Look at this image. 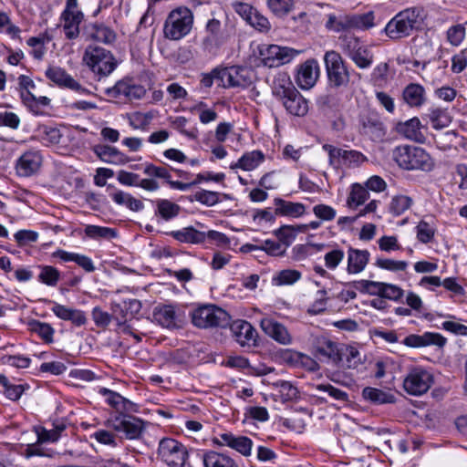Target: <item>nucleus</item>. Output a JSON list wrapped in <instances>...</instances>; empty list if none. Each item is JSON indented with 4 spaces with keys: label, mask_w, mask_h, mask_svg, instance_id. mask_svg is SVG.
Returning <instances> with one entry per match:
<instances>
[{
    "label": "nucleus",
    "mask_w": 467,
    "mask_h": 467,
    "mask_svg": "<svg viewBox=\"0 0 467 467\" xmlns=\"http://www.w3.org/2000/svg\"><path fill=\"white\" fill-rule=\"evenodd\" d=\"M424 9L420 6L407 7L397 13L385 26L382 32L392 41L409 37L421 28L425 20Z\"/></svg>",
    "instance_id": "nucleus-1"
},
{
    "label": "nucleus",
    "mask_w": 467,
    "mask_h": 467,
    "mask_svg": "<svg viewBox=\"0 0 467 467\" xmlns=\"http://www.w3.org/2000/svg\"><path fill=\"white\" fill-rule=\"evenodd\" d=\"M392 158L402 169L430 171L434 168V160L423 148L415 145H400L392 151Z\"/></svg>",
    "instance_id": "nucleus-2"
},
{
    "label": "nucleus",
    "mask_w": 467,
    "mask_h": 467,
    "mask_svg": "<svg viewBox=\"0 0 467 467\" xmlns=\"http://www.w3.org/2000/svg\"><path fill=\"white\" fill-rule=\"evenodd\" d=\"M193 26V14L186 6L172 9L163 24V36L169 40L178 41L190 34Z\"/></svg>",
    "instance_id": "nucleus-3"
},
{
    "label": "nucleus",
    "mask_w": 467,
    "mask_h": 467,
    "mask_svg": "<svg viewBox=\"0 0 467 467\" xmlns=\"http://www.w3.org/2000/svg\"><path fill=\"white\" fill-rule=\"evenodd\" d=\"M340 50L360 69L370 67L374 62L372 50L352 33H346L338 37Z\"/></svg>",
    "instance_id": "nucleus-4"
},
{
    "label": "nucleus",
    "mask_w": 467,
    "mask_h": 467,
    "mask_svg": "<svg viewBox=\"0 0 467 467\" xmlns=\"http://www.w3.org/2000/svg\"><path fill=\"white\" fill-rule=\"evenodd\" d=\"M143 172L148 176L157 177L158 179L164 180L168 185L174 190L179 191H188L192 186L197 185L202 182H221L223 181L225 175L224 173H213V171H204L202 173H198L195 176V179L191 182H182L179 181H171V175L168 169L163 166H157L152 163H146L144 165Z\"/></svg>",
    "instance_id": "nucleus-5"
},
{
    "label": "nucleus",
    "mask_w": 467,
    "mask_h": 467,
    "mask_svg": "<svg viewBox=\"0 0 467 467\" xmlns=\"http://www.w3.org/2000/svg\"><path fill=\"white\" fill-rule=\"evenodd\" d=\"M82 61L99 79L108 77L117 67V61L111 52L95 45L86 47Z\"/></svg>",
    "instance_id": "nucleus-6"
},
{
    "label": "nucleus",
    "mask_w": 467,
    "mask_h": 467,
    "mask_svg": "<svg viewBox=\"0 0 467 467\" xmlns=\"http://www.w3.org/2000/svg\"><path fill=\"white\" fill-rule=\"evenodd\" d=\"M230 319L225 310L213 305L200 306L192 313V324L200 328L226 327Z\"/></svg>",
    "instance_id": "nucleus-7"
},
{
    "label": "nucleus",
    "mask_w": 467,
    "mask_h": 467,
    "mask_svg": "<svg viewBox=\"0 0 467 467\" xmlns=\"http://www.w3.org/2000/svg\"><path fill=\"white\" fill-rule=\"evenodd\" d=\"M324 63L329 84L334 88L347 86L350 79L348 66L341 55L335 51H327Z\"/></svg>",
    "instance_id": "nucleus-8"
},
{
    "label": "nucleus",
    "mask_w": 467,
    "mask_h": 467,
    "mask_svg": "<svg viewBox=\"0 0 467 467\" xmlns=\"http://www.w3.org/2000/svg\"><path fill=\"white\" fill-rule=\"evenodd\" d=\"M323 150L328 155V162L336 169L355 168L368 161L367 157L356 150H347L324 144Z\"/></svg>",
    "instance_id": "nucleus-9"
},
{
    "label": "nucleus",
    "mask_w": 467,
    "mask_h": 467,
    "mask_svg": "<svg viewBox=\"0 0 467 467\" xmlns=\"http://www.w3.org/2000/svg\"><path fill=\"white\" fill-rule=\"evenodd\" d=\"M59 21L67 39L73 40L78 37L80 25L84 21V14L78 8V0H66Z\"/></svg>",
    "instance_id": "nucleus-10"
},
{
    "label": "nucleus",
    "mask_w": 467,
    "mask_h": 467,
    "mask_svg": "<svg viewBox=\"0 0 467 467\" xmlns=\"http://www.w3.org/2000/svg\"><path fill=\"white\" fill-rule=\"evenodd\" d=\"M158 455L169 467H183L188 458L186 447L171 438H163L159 442Z\"/></svg>",
    "instance_id": "nucleus-11"
},
{
    "label": "nucleus",
    "mask_w": 467,
    "mask_h": 467,
    "mask_svg": "<svg viewBox=\"0 0 467 467\" xmlns=\"http://www.w3.org/2000/svg\"><path fill=\"white\" fill-rule=\"evenodd\" d=\"M299 54V50L278 45H263L259 47L260 59L268 67H276L289 63Z\"/></svg>",
    "instance_id": "nucleus-12"
},
{
    "label": "nucleus",
    "mask_w": 467,
    "mask_h": 467,
    "mask_svg": "<svg viewBox=\"0 0 467 467\" xmlns=\"http://www.w3.org/2000/svg\"><path fill=\"white\" fill-rule=\"evenodd\" d=\"M432 384V374L422 367L410 368L403 380L404 390L412 396H420L426 393Z\"/></svg>",
    "instance_id": "nucleus-13"
},
{
    "label": "nucleus",
    "mask_w": 467,
    "mask_h": 467,
    "mask_svg": "<svg viewBox=\"0 0 467 467\" xmlns=\"http://www.w3.org/2000/svg\"><path fill=\"white\" fill-rule=\"evenodd\" d=\"M108 425L129 440L139 439L145 430L142 420L126 414L111 416L108 420Z\"/></svg>",
    "instance_id": "nucleus-14"
},
{
    "label": "nucleus",
    "mask_w": 467,
    "mask_h": 467,
    "mask_svg": "<svg viewBox=\"0 0 467 467\" xmlns=\"http://www.w3.org/2000/svg\"><path fill=\"white\" fill-rule=\"evenodd\" d=\"M219 86L223 88H246L252 83V71L247 67H232L220 69Z\"/></svg>",
    "instance_id": "nucleus-15"
},
{
    "label": "nucleus",
    "mask_w": 467,
    "mask_h": 467,
    "mask_svg": "<svg viewBox=\"0 0 467 467\" xmlns=\"http://www.w3.org/2000/svg\"><path fill=\"white\" fill-rule=\"evenodd\" d=\"M44 157L39 150L30 149L16 160L15 169L19 177H30L39 172Z\"/></svg>",
    "instance_id": "nucleus-16"
},
{
    "label": "nucleus",
    "mask_w": 467,
    "mask_h": 467,
    "mask_svg": "<svg viewBox=\"0 0 467 467\" xmlns=\"http://www.w3.org/2000/svg\"><path fill=\"white\" fill-rule=\"evenodd\" d=\"M214 443L219 446H226L237 451L244 457L252 454L253 441L243 435H236L230 431L217 434L213 439Z\"/></svg>",
    "instance_id": "nucleus-17"
},
{
    "label": "nucleus",
    "mask_w": 467,
    "mask_h": 467,
    "mask_svg": "<svg viewBox=\"0 0 467 467\" xmlns=\"http://www.w3.org/2000/svg\"><path fill=\"white\" fill-rule=\"evenodd\" d=\"M260 327L267 337L281 345L293 343V337L287 327L269 316L264 317L260 320Z\"/></svg>",
    "instance_id": "nucleus-18"
},
{
    "label": "nucleus",
    "mask_w": 467,
    "mask_h": 467,
    "mask_svg": "<svg viewBox=\"0 0 467 467\" xmlns=\"http://www.w3.org/2000/svg\"><path fill=\"white\" fill-rule=\"evenodd\" d=\"M315 352L324 361L337 366L342 360L338 345L325 336L316 337L314 343Z\"/></svg>",
    "instance_id": "nucleus-19"
},
{
    "label": "nucleus",
    "mask_w": 467,
    "mask_h": 467,
    "mask_svg": "<svg viewBox=\"0 0 467 467\" xmlns=\"http://www.w3.org/2000/svg\"><path fill=\"white\" fill-rule=\"evenodd\" d=\"M45 75L55 85L69 88L80 95L88 94L87 88L82 87L76 79L72 78L64 68L60 67H49L47 68Z\"/></svg>",
    "instance_id": "nucleus-20"
},
{
    "label": "nucleus",
    "mask_w": 467,
    "mask_h": 467,
    "mask_svg": "<svg viewBox=\"0 0 467 467\" xmlns=\"http://www.w3.org/2000/svg\"><path fill=\"white\" fill-rule=\"evenodd\" d=\"M229 325L233 337L240 346L251 347L256 345L258 334L251 323L237 319Z\"/></svg>",
    "instance_id": "nucleus-21"
},
{
    "label": "nucleus",
    "mask_w": 467,
    "mask_h": 467,
    "mask_svg": "<svg viewBox=\"0 0 467 467\" xmlns=\"http://www.w3.org/2000/svg\"><path fill=\"white\" fill-rule=\"evenodd\" d=\"M145 88L134 84L131 80L122 79L118 81L115 86L106 89V94L113 99L125 98L128 99H140L145 95Z\"/></svg>",
    "instance_id": "nucleus-22"
},
{
    "label": "nucleus",
    "mask_w": 467,
    "mask_h": 467,
    "mask_svg": "<svg viewBox=\"0 0 467 467\" xmlns=\"http://www.w3.org/2000/svg\"><path fill=\"white\" fill-rule=\"evenodd\" d=\"M319 73L318 62L316 59H308L299 66L296 81L301 88L309 89L316 84Z\"/></svg>",
    "instance_id": "nucleus-23"
},
{
    "label": "nucleus",
    "mask_w": 467,
    "mask_h": 467,
    "mask_svg": "<svg viewBox=\"0 0 467 467\" xmlns=\"http://www.w3.org/2000/svg\"><path fill=\"white\" fill-rule=\"evenodd\" d=\"M141 179L139 174L121 170L118 172V182L130 187H140L148 192H156L160 189L159 182L154 179L155 177Z\"/></svg>",
    "instance_id": "nucleus-24"
},
{
    "label": "nucleus",
    "mask_w": 467,
    "mask_h": 467,
    "mask_svg": "<svg viewBox=\"0 0 467 467\" xmlns=\"http://www.w3.org/2000/svg\"><path fill=\"white\" fill-rule=\"evenodd\" d=\"M93 152L102 161L113 165H124L130 161V158L119 149L106 144H98L92 148Z\"/></svg>",
    "instance_id": "nucleus-25"
},
{
    "label": "nucleus",
    "mask_w": 467,
    "mask_h": 467,
    "mask_svg": "<svg viewBox=\"0 0 467 467\" xmlns=\"http://www.w3.org/2000/svg\"><path fill=\"white\" fill-rule=\"evenodd\" d=\"M422 125L418 117H413L404 122H399L396 131L407 140L417 143H424L426 137L421 131Z\"/></svg>",
    "instance_id": "nucleus-26"
},
{
    "label": "nucleus",
    "mask_w": 467,
    "mask_h": 467,
    "mask_svg": "<svg viewBox=\"0 0 467 467\" xmlns=\"http://www.w3.org/2000/svg\"><path fill=\"white\" fill-rule=\"evenodd\" d=\"M403 343L410 348H421L431 345L443 347L446 339L439 333L425 332L422 335H409L404 338Z\"/></svg>",
    "instance_id": "nucleus-27"
},
{
    "label": "nucleus",
    "mask_w": 467,
    "mask_h": 467,
    "mask_svg": "<svg viewBox=\"0 0 467 467\" xmlns=\"http://www.w3.org/2000/svg\"><path fill=\"white\" fill-rule=\"evenodd\" d=\"M274 203L275 205V213L278 216L296 219L303 217L306 213V206L302 202L275 198Z\"/></svg>",
    "instance_id": "nucleus-28"
},
{
    "label": "nucleus",
    "mask_w": 467,
    "mask_h": 467,
    "mask_svg": "<svg viewBox=\"0 0 467 467\" xmlns=\"http://www.w3.org/2000/svg\"><path fill=\"white\" fill-rule=\"evenodd\" d=\"M369 258L370 253L368 250L350 247L348 250V273L351 275L361 273L368 264Z\"/></svg>",
    "instance_id": "nucleus-29"
},
{
    "label": "nucleus",
    "mask_w": 467,
    "mask_h": 467,
    "mask_svg": "<svg viewBox=\"0 0 467 467\" xmlns=\"http://www.w3.org/2000/svg\"><path fill=\"white\" fill-rule=\"evenodd\" d=\"M285 109L292 115L303 117L308 112V101L296 89L283 99Z\"/></svg>",
    "instance_id": "nucleus-30"
},
{
    "label": "nucleus",
    "mask_w": 467,
    "mask_h": 467,
    "mask_svg": "<svg viewBox=\"0 0 467 467\" xmlns=\"http://www.w3.org/2000/svg\"><path fill=\"white\" fill-rule=\"evenodd\" d=\"M402 99L410 108H420L426 101L425 89L420 84L410 83L403 89Z\"/></svg>",
    "instance_id": "nucleus-31"
},
{
    "label": "nucleus",
    "mask_w": 467,
    "mask_h": 467,
    "mask_svg": "<svg viewBox=\"0 0 467 467\" xmlns=\"http://www.w3.org/2000/svg\"><path fill=\"white\" fill-rule=\"evenodd\" d=\"M154 203L155 216L165 222L176 218L181 212V206L168 199H158Z\"/></svg>",
    "instance_id": "nucleus-32"
},
{
    "label": "nucleus",
    "mask_w": 467,
    "mask_h": 467,
    "mask_svg": "<svg viewBox=\"0 0 467 467\" xmlns=\"http://www.w3.org/2000/svg\"><path fill=\"white\" fill-rule=\"evenodd\" d=\"M172 238L180 243L202 244L206 239V234L196 230L192 226L184 227L181 230L168 233Z\"/></svg>",
    "instance_id": "nucleus-33"
},
{
    "label": "nucleus",
    "mask_w": 467,
    "mask_h": 467,
    "mask_svg": "<svg viewBox=\"0 0 467 467\" xmlns=\"http://www.w3.org/2000/svg\"><path fill=\"white\" fill-rule=\"evenodd\" d=\"M190 111L198 116L199 121L203 125L215 122L218 119V112L214 106H209L204 101H198L191 107Z\"/></svg>",
    "instance_id": "nucleus-34"
},
{
    "label": "nucleus",
    "mask_w": 467,
    "mask_h": 467,
    "mask_svg": "<svg viewBox=\"0 0 467 467\" xmlns=\"http://www.w3.org/2000/svg\"><path fill=\"white\" fill-rule=\"evenodd\" d=\"M109 196L116 204L125 206L130 211L140 212L144 208V204L140 200L121 190H115Z\"/></svg>",
    "instance_id": "nucleus-35"
},
{
    "label": "nucleus",
    "mask_w": 467,
    "mask_h": 467,
    "mask_svg": "<svg viewBox=\"0 0 467 467\" xmlns=\"http://www.w3.org/2000/svg\"><path fill=\"white\" fill-rule=\"evenodd\" d=\"M154 319L163 327L175 328L178 327V316L175 309L171 306H164L156 308L153 314Z\"/></svg>",
    "instance_id": "nucleus-36"
},
{
    "label": "nucleus",
    "mask_w": 467,
    "mask_h": 467,
    "mask_svg": "<svg viewBox=\"0 0 467 467\" xmlns=\"http://www.w3.org/2000/svg\"><path fill=\"white\" fill-rule=\"evenodd\" d=\"M204 467H238V464L230 456L209 451L202 455Z\"/></svg>",
    "instance_id": "nucleus-37"
},
{
    "label": "nucleus",
    "mask_w": 467,
    "mask_h": 467,
    "mask_svg": "<svg viewBox=\"0 0 467 467\" xmlns=\"http://www.w3.org/2000/svg\"><path fill=\"white\" fill-rule=\"evenodd\" d=\"M326 28L337 33L352 29V14L336 16L329 14L326 22Z\"/></svg>",
    "instance_id": "nucleus-38"
},
{
    "label": "nucleus",
    "mask_w": 467,
    "mask_h": 467,
    "mask_svg": "<svg viewBox=\"0 0 467 467\" xmlns=\"http://www.w3.org/2000/svg\"><path fill=\"white\" fill-rule=\"evenodd\" d=\"M426 116L429 119L431 127L435 130H441L448 127L452 120L448 110L441 108L429 109Z\"/></svg>",
    "instance_id": "nucleus-39"
},
{
    "label": "nucleus",
    "mask_w": 467,
    "mask_h": 467,
    "mask_svg": "<svg viewBox=\"0 0 467 467\" xmlns=\"http://www.w3.org/2000/svg\"><path fill=\"white\" fill-rule=\"evenodd\" d=\"M264 161L265 154L261 150H252L244 153L232 168L249 171L256 169Z\"/></svg>",
    "instance_id": "nucleus-40"
},
{
    "label": "nucleus",
    "mask_w": 467,
    "mask_h": 467,
    "mask_svg": "<svg viewBox=\"0 0 467 467\" xmlns=\"http://www.w3.org/2000/svg\"><path fill=\"white\" fill-rule=\"evenodd\" d=\"M99 393L105 398L106 402L117 410H130L133 406L131 401L109 389L102 388Z\"/></svg>",
    "instance_id": "nucleus-41"
},
{
    "label": "nucleus",
    "mask_w": 467,
    "mask_h": 467,
    "mask_svg": "<svg viewBox=\"0 0 467 467\" xmlns=\"http://www.w3.org/2000/svg\"><path fill=\"white\" fill-rule=\"evenodd\" d=\"M295 90L296 88L286 73H279L275 77L273 81V92L275 96L284 99Z\"/></svg>",
    "instance_id": "nucleus-42"
},
{
    "label": "nucleus",
    "mask_w": 467,
    "mask_h": 467,
    "mask_svg": "<svg viewBox=\"0 0 467 467\" xmlns=\"http://www.w3.org/2000/svg\"><path fill=\"white\" fill-rule=\"evenodd\" d=\"M222 198L229 199L226 193H221L213 191L200 190L194 192L192 200L207 207H212L222 202Z\"/></svg>",
    "instance_id": "nucleus-43"
},
{
    "label": "nucleus",
    "mask_w": 467,
    "mask_h": 467,
    "mask_svg": "<svg viewBox=\"0 0 467 467\" xmlns=\"http://www.w3.org/2000/svg\"><path fill=\"white\" fill-rule=\"evenodd\" d=\"M369 198L368 190L361 184L355 183L351 186V191L347 199V206L349 209H357L364 204Z\"/></svg>",
    "instance_id": "nucleus-44"
},
{
    "label": "nucleus",
    "mask_w": 467,
    "mask_h": 467,
    "mask_svg": "<svg viewBox=\"0 0 467 467\" xmlns=\"http://www.w3.org/2000/svg\"><path fill=\"white\" fill-rule=\"evenodd\" d=\"M364 400L375 404H387L394 402V397L381 389L366 387L362 390Z\"/></svg>",
    "instance_id": "nucleus-45"
},
{
    "label": "nucleus",
    "mask_w": 467,
    "mask_h": 467,
    "mask_svg": "<svg viewBox=\"0 0 467 467\" xmlns=\"http://www.w3.org/2000/svg\"><path fill=\"white\" fill-rule=\"evenodd\" d=\"M84 233L87 237L95 240H111L117 236L115 229L93 224L87 225Z\"/></svg>",
    "instance_id": "nucleus-46"
},
{
    "label": "nucleus",
    "mask_w": 467,
    "mask_h": 467,
    "mask_svg": "<svg viewBox=\"0 0 467 467\" xmlns=\"http://www.w3.org/2000/svg\"><path fill=\"white\" fill-rule=\"evenodd\" d=\"M39 269L38 281L48 286H57L61 277L59 270L52 265H40Z\"/></svg>",
    "instance_id": "nucleus-47"
},
{
    "label": "nucleus",
    "mask_w": 467,
    "mask_h": 467,
    "mask_svg": "<svg viewBox=\"0 0 467 467\" xmlns=\"http://www.w3.org/2000/svg\"><path fill=\"white\" fill-rule=\"evenodd\" d=\"M154 115L151 112L135 111L128 114L127 119L130 127L134 130H146L153 119Z\"/></svg>",
    "instance_id": "nucleus-48"
},
{
    "label": "nucleus",
    "mask_w": 467,
    "mask_h": 467,
    "mask_svg": "<svg viewBox=\"0 0 467 467\" xmlns=\"http://www.w3.org/2000/svg\"><path fill=\"white\" fill-rule=\"evenodd\" d=\"M376 26L375 13L369 11L364 14H352V29L368 30Z\"/></svg>",
    "instance_id": "nucleus-49"
},
{
    "label": "nucleus",
    "mask_w": 467,
    "mask_h": 467,
    "mask_svg": "<svg viewBox=\"0 0 467 467\" xmlns=\"http://www.w3.org/2000/svg\"><path fill=\"white\" fill-rule=\"evenodd\" d=\"M29 329L36 333L46 343H52L55 330L48 323L32 320L28 323Z\"/></svg>",
    "instance_id": "nucleus-50"
},
{
    "label": "nucleus",
    "mask_w": 467,
    "mask_h": 467,
    "mask_svg": "<svg viewBox=\"0 0 467 467\" xmlns=\"http://www.w3.org/2000/svg\"><path fill=\"white\" fill-rule=\"evenodd\" d=\"M0 385L4 389L5 397L11 400H18L25 391L24 385L12 384L4 374H0Z\"/></svg>",
    "instance_id": "nucleus-51"
},
{
    "label": "nucleus",
    "mask_w": 467,
    "mask_h": 467,
    "mask_svg": "<svg viewBox=\"0 0 467 467\" xmlns=\"http://www.w3.org/2000/svg\"><path fill=\"white\" fill-rule=\"evenodd\" d=\"M413 204V200L407 195H396L392 197L389 203V212L395 215L400 216L409 210Z\"/></svg>",
    "instance_id": "nucleus-52"
},
{
    "label": "nucleus",
    "mask_w": 467,
    "mask_h": 467,
    "mask_svg": "<svg viewBox=\"0 0 467 467\" xmlns=\"http://www.w3.org/2000/svg\"><path fill=\"white\" fill-rule=\"evenodd\" d=\"M329 296L326 289H319L315 295L314 301L309 306L307 313L310 315H319L324 313L327 308Z\"/></svg>",
    "instance_id": "nucleus-53"
},
{
    "label": "nucleus",
    "mask_w": 467,
    "mask_h": 467,
    "mask_svg": "<svg viewBox=\"0 0 467 467\" xmlns=\"http://www.w3.org/2000/svg\"><path fill=\"white\" fill-rule=\"evenodd\" d=\"M408 262L404 260H395L391 258L378 257L375 265L380 269L398 273L404 272L408 267Z\"/></svg>",
    "instance_id": "nucleus-54"
},
{
    "label": "nucleus",
    "mask_w": 467,
    "mask_h": 467,
    "mask_svg": "<svg viewBox=\"0 0 467 467\" xmlns=\"http://www.w3.org/2000/svg\"><path fill=\"white\" fill-rule=\"evenodd\" d=\"M89 36L93 40L106 44L112 43L116 38L115 33L110 28L102 25H92Z\"/></svg>",
    "instance_id": "nucleus-55"
},
{
    "label": "nucleus",
    "mask_w": 467,
    "mask_h": 467,
    "mask_svg": "<svg viewBox=\"0 0 467 467\" xmlns=\"http://www.w3.org/2000/svg\"><path fill=\"white\" fill-rule=\"evenodd\" d=\"M267 6L277 17L286 16L294 8V0H267Z\"/></svg>",
    "instance_id": "nucleus-56"
},
{
    "label": "nucleus",
    "mask_w": 467,
    "mask_h": 467,
    "mask_svg": "<svg viewBox=\"0 0 467 467\" xmlns=\"http://www.w3.org/2000/svg\"><path fill=\"white\" fill-rule=\"evenodd\" d=\"M301 278V273L294 269H285L279 271L273 277V283L275 285H289L297 282Z\"/></svg>",
    "instance_id": "nucleus-57"
},
{
    "label": "nucleus",
    "mask_w": 467,
    "mask_h": 467,
    "mask_svg": "<svg viewBox=\"0 0 467 467\" xmlns=\"http://www.w3.org/2000/svg\"><path fill=\"white\" fill-rule=\"evenodd\" d=\"M417 238L422 244L430 243L435 234V227L432 223L421 220L416 226Z\"/></svg>",
    "instance_id": "nucleus-58"
},
{
    "label": "nucleus",
    "mask_w": 467,
    "mask_h": 467,
    "mask_svg": "<svg viewBox=\"0 0 467 467\" xmlns=\"http://www.w3.org/2000/svg\"><path fill=\"white\" fill-rule=\"evenodd\" d=\"M23 104L35 115L41 113L42 109L50 104V99L46 96H36L34 94L28 99L23 101Z\"/></svg>",
    "instance_id": "nucleus-59"
},
{
    "label": "nucleus",
    "mask_w": 467,
    "mask_h": 467,
    "mask_svg": "<svg viewBox=\"0 0 467 467\" xmlns=\"http://www.w3.org/2000/svg\"><path fill=\"white\" fill-rule=\"evenodd\" d=\"M18 80V90L20 94V98L22 102L26 100V99L30 98L35 93L36 84L33 79L26 75H20L17 78Z\"/></svg>",
    "instance_id": "nucleus-60"
},
{
    "label": "nucleus",
    "mask_w": 467,
    "mask_h": 467,
    "mask_svg": "<svg viewBox=\"0 0 467 467\" xmlns=\"http://www.w3.org/2000/svg\"><path fill=\"white\" fill-rule=\"evenodd\" d=\"M274 234L278 238L284 247H288L296 239V230L294 225H282L274 231Z\"/></svg>",
    "instance_id": "nucleus-61"
},
{
    "label": "nucleus",
    "mask_w": 467,
    "mask_h": 467,
    "mask_svg": "<svg viewBox=\"0 0 467 467\" xmlns=\"http://www.w3.org/2000/svg\"><path fill=\"white\" fill-rule=\"evenodd\" d=\"M0 362L16 368H26L31 364V358L24 355H4L0 358Z\"/></svg>",
    "instance_id": "nucleus-62"
},
{
    "label": "nucleus",
    "mask_w": 467,
    "mask_h": 467,
    "mask_svg": "<svg viewBox=\"0 0 467 467\" xmlns=\"http://www.w3.org/2000/svg\"><path fill=\"white\" fill-rule=\"evenodd\" d=\"M277 391L283 401H290L297 398V389L289 381H279L276 383Z\"/></svg>",
    "instance_id": "nucleus-63"
},
{
    "label": "nucleus",
    "mask_w": 467,
    "mask_h": 467,
    "mask_svg": "<svg viewBox=\"0 0 467 467\" xmlns=\"http://www.w3.org/2000/svg\"><path fill=\"white\" fill-rule=\"evenodd\" d=\"M345 253L340 248L328 251L324 255L325 265L327 269L335 270L343 261Z\"/></svg>",
    "instance_id": "nucleus-64"
}]
</instances>
